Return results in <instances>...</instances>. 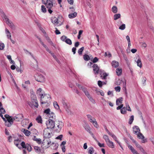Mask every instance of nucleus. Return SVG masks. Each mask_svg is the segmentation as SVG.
I'll return each mask as SVG.
<instances>
[{
	"instance_id": "nucleus-59",
	"label": "nucleus",
	"mask_w": 154,
	"mask_h": 154,
	"mask_svg": "<svg viewBox=\"0 0 154 154\" xmlns=\"http://www.w3.org/2000/svg\"><path fill=\"white\" fill-rule=\"evenodd\" d=\"M103 76L101 75V77H102L103 79H106V77L108 75L106 73H104L103 74Z\"/></svg>"
},
{
	"instance_id": "nucleus-33",
	"label": "nucleus",
	"mask_w": 154,
	"mask_h": 154,
	"mask_svg": "<svg viewBox=\"0 0 154 154\" xmlns=\"http://www.w3.org/2000/svg\"><path fill=\"white\" fill-rule=\"evenodd\" d=\"M121 17V14H116L113 16L114 20H116Z\"/></svg>"
},
{
	"instance_id": "nucleus-30",
	"label": "nucleus",
	"mask_w": 154,
	"mask_h": 154,
	"mask_svg": "<svg viewBox=\"0 0 154 154\" xmlns=\"http://www.w3.org/2000/svg\"><path fill=\"white\" fill-rule=\"evenodd\" d=\"M43 91H42V89L41 88H39L37 91V94H38L39 95L41 96L44 95V94L43 93Z\"/></svg>"
},
{
	"instance_id": "nucleus-62",
	"label": "nucleus",
	"mask_w": 154,
	"mask_h": 154,
	"mask_svg": "<svg viewBox=\"0 0 154 154\" xmlns=\"http://www.w3.org/2000/svg\"><path fill=\"white\" fill-rule=\"evenodd\" d=\"M21 146L23 148H25L26 147V144H25V142L23 141L21 143Z\"/></svg>"
},
{
	"instance_id": "nucleus-54",
	"label": "nucleus",
	"mask_w": 154,
	"mask_h": 154,
	"mask_svg": "<svg viewBox=\"0 0 154 154\" xmlns=\"http://www.w3.org/2000/svg\"><path fill=\"white\" fill-rule=\"evenodd\" d=\"M33 140H34L36 141L39 144L40 143L42 142L41 140L40 139L35 138V137L33 138Z\"/></svg>"
},
{
	"instance_id": "nucleus-40",
	"label": "nucleus",
	"mask_w": 154,
	"mask_h": 154,
	"mask_svg": "<svg viewBox=\"0 0 154 154\" xmlns=\"http://www.w3.org/2000/svg\"><path fill=\"white\" fill-rule=\"evenodd\" d=\"M125 107H122V108L121 109V112L122 114H125L126 112V110Z\"/></svg>"
},
{
	"instance_id": "nucleus-20",
	"label": "nucleus",
	"mask_w": 154,
	"mask_h": 154,
	"mask_svg": "<svg viewBox=\"0 0 154 154\" xmlns=\"http://www.w3.org/2000/svg\"><path fill=\"white\" fill-rule=\"evenodd\" d=\"M107 145L110 148H114V145L113 142L111 141L110 140L106 143Z\"/></svg>"
},
{
	"instance_id": "nucleus-57",
	"label": "nucleus",
	"mask_w": 154,
	"mask_h": 154,
	"mask_svg": "<svg viewBox=\"0 0 154 154\" xmlns=\"http://www.w3.org/2000/svg\"><path fill=\"white\" fill-rule=\"evenodd\" d=\"M5 125L8 127H10L12 124L10 123L7 121H5Z\"/></svg>"
},
{
	"instance_id": "nucleus-8",
	"label": "nucleus",
	"mask_w": 154,
	"mask_h": 154,
	"mask_svg": "<svg viewBox=\"0 0 154 154\" xmlns=\"http://www.w3.org/2000/svg\"><path fill=\"white\" fill-rule=\"evenodd\" d=\"M35 78L37 81L41 82H44L45 80L44 76L40 74L36 75Z\"/></svg>"
},
{
	"instance_id": "nucleus-37",
	"label": "nucleus",
	"mask_w": 154,
	"mask_h": 154,
	"mask_svg": "<svg viewBox=\"0 0 154 154\" xmlns=\"http://www.w3.org/2000/svg\"><path fill=\"white\" fill-rule=\"evenodd\" d=\"M80 89L82 90L85 93V95L87 93H89V92L87 90L86 88L83 86H81Z\"/></svg>"
},
{
	"instance_id": "nucleus-16",
	"label": "nucleus",
	"mask_w": 154,
	"mask_h": 154,
	"mask_svg": "<svg viewBox=\"0 0 154 154\" xmlns=\"http://www.w3.org/2000/svg\"><path fill=\"white\" fill-rule=\"evenodd\" d=\"M84 128L87 131L88 133H89L94 138V135L93 133L91 131V128L89 125H86Z\"/></svg>"
},
{
	"instance_id": "nucleus-6",
	"label": "nucleus",
	"mask_w": 154,
	"mask_h": 154,
	"mask_svg": "<svg viewBox=\"0 0 154 154\" xmlns=\"http://www.w3.org/2000/svg\"><path fill=\"white\" fill-rule=\"evenodd\" d=\"M46 125L47 127L46 128L49 129L53 128L55 126L54 121L50 120H48L46 122Z\"/></svg>"
},
{
	"instance_id": "nucleus-13",
	"label": "nucleus",
	"mask_w": 154,
	"mask_h": 154,
	"mask_svg": "<svg viewBox=\"0 0 154 154\" xmlns=\"http://www.w3.org/2000/svg\"><path fill=\"white\" fill-rule=\"evenodd\" d=\"M93 67L94 73L95 74H98L99 71V68L97 64H94L93 65Z\"/></svg>"
},
{
	"instance_id": "nucleus-38",
	"label": "nucleus",
	"mask_w": 154,
	"mask_h": 154,
	"mask_svg": "<svg viewBox=\"0 0 154 154\" xmlns=\"http://www.w3.org/2000/svg\"><path fill=\"white\" fill-rule=\"evenodd\" d=\"M36 120L37 122L40 123H42V120L41 117L40 116H38L36 119Z\"/></svg>"
},
{
	"instance_id": "nucleus-63",
	"label": "nucleus",
	"mask_w": 154,
	"mask_h": 154,
	"mask_svg": "<svg viewBox=\"0 0 154 154\" xmlns=\"http://www.w3.org/2000/svg\"><path fill=\"white\" fill-rule=\"evenodd\" d=\"M66 39L67 37L65 35L61 37V39L63 42H65Z\"/></svg>"
},
{
	"instance_id": "nucleus-18",
	"label": "nucleus",
	"mask_w": 154,
	"mask_h": 154,
	"mask_svg": "<svg viewBox=\"0 0 154 154\" xmlns=\"http://www.w3.org/2000/svg\"><path fill=\"white\" fill-rule=\"evenodd\" d=\"M5 34H6L8 38L11 41H12V39L11 38V35L10 32L8 29L7 28H5Z\"/></svg>"
},
{
	"instance_id": "nucleus-53",
	"label": "nucleus",
	"mask_w": 154,
	"mask_h": 154,
	"mask_svg": "<svg viewBox=\"0 0 154 154\" xmlns=\"http://www.w3.org/2000/svg\"><path fill=\"white\" fill-rule=\"evenodd\" d=\"M38 40H39V41L41 44L43 46L44 48H45V49L48 48L47 46L43 43L40 38H39Z\"/></svg>"
},
{
	"instance_id": "nucleus-3",
	"label": "nucleus",
	"mask_w": 154,
	"mask_h": 154,
	"mask_svg": "<svg viewBox=\"0 0 154 154\" xmlns=\"http://www.w3.org/2000/svg\"><path fill=\"white\" fill-rule=\"evenodd\" d=\"M50 95L48 94H44V95L40 97L41 102L42 104L46 103L51 99Z\"/></svg>"
},
{
	"instance_id": "nucleus-39",
	"label": "nucleus",
	"mask_w": 154,
	"mask_h": 154,
	"mask_svg": "<svg viewBox=\"0 0 154 154\" xmlns=\"http://www.w3.org/2000/svg\"><path fill=\"white\" fill-rule=\"evenodd\" d=\"M134 120V116L132 115L130 116L129 120V122L128 123L129 124L131 125L132 123V122Z\"/></svg>"
},
{
	"instance_id": "nucleus-46",
	"label": "nucleus",
	"mask_w": 154,
	"mask_h": 154,
	"mask_svg": "<svg viewBox=\"0 0 154 154\" xmlns=\"http://www.w3.org/2000/svg\"><path fill=\"white\" fill-rule=\"evenodd\" d=\"M122 54L124 59L127 63H128V60L127 58L126 55L124 53H122Z\"/></svg>"
},
{
	"instance_id": "nucleus-51",
	"label": "nucleus",
	"mask_w": 154,
	"mask_h": 154,
	"mask_svg": "<svg viewBox=\"0 0 154 154\" xmlns=\"http://www.w3.org/2000/svg\"><path fill=\"white\" fill-rule=\"evenodd\" d=\"M30 97L31 101L33 100H37V98L35 95H31Z\"/></svg>"
},
{
	"instance_id": "nucleus-35",
	"label": "nucleus",
	"mask_w": 154,
	"mask_h": 154,
	"mask_svg": "<svg viewBox=\"0 0 154 154\" xmlns=\"http://www.w3.org/2000/svg\"><path fill=\"white\" fill-rule=\"evenodd\" d=\"M14 121V119L13 117L12 116L10 117L9 118L7 119V121L12 124H13Z\"/></svg>"
},
{
	"instance_id": "nucleus-10",
	"label": "nucleus",
	"mask_w": 154,
	"mask_h": 154,
	"mask_svg": "<svg viewBox=\"0 0 154 154\" xmlns=\"http://www.w3.org/2000/svg\"><path fill=\"white\" fill-rule=\"evenodd\" d=\"M28 104L31 107H33V106L36 108L38 107V103L37 100H33L31 101V102H29Z\"/></svg>"
},
{
	"instance_id": "nucleus-43",
	"label": "nucleus",
	"mask_w": 154,
	"mask_h": 154,
	"mask_svg": "<svg viewBox=\"0 0 154 154\" xmlns=\"http://www.w3.org/2000/svg\"><path fill=\"white\" fill-rule=\"evenodd\" d=\"M41 11L44 13H45L47 11L46 8L45 7V6L43 5H42L41 6Z\"/></svg>"
},
{
	"instance_id": "nucleus-17",
	"label": "nucleus",
	"mask_w": 154,
	"mask_h": 154,
	"mask_svg": "<svg viewBox=\"0 0 154 154\" xmlns=\"http://www.w3.org/2000/svg\"><path fill=\"white\" fill-rule=\"evenodd\" d=\"M133 128L134 133V134L137 135L140 132V130L138 126H134L133 127Z\"/></svg>"
},
{
	"instance_id": "nucleus-28",
	"label": "nucleus",
	"mask_w": 154,
	"mask_h": 154,
	"mask_svg": "<svg viewBox=\"0 0 154 154\" xmlns=\"http://www.w3.org/2000/svg\"><path fill=\"white\" fill-rule=\"evenodd\" d=\"M77 13L76 12H74L73 13L70 14H69L68 17L70 18H73L76 16Z\"/></svg>"
},
{
	"instance_id": "nucleus-42",
	"label": "nucleus",
	"mask_w": 154,
	"mask_h": 154,
	"mask_svg": "<svg viewBox=\"0 0 154 154\" xmlns=\"http://www.w3.org/2000/svg\"><path fill=\"white\" fill-rule=\"evenodd\" d=\"M137 65L138 66H139L140 68L142 67V63L141 62V61L140 59H138L137 61Z\"/></svg>"
},
{
	"instance_id": "nucleus-48",
	"label": "nucleus",
	"mask_w": 154,
	"mask_h": 154,
	"mask_svg": "<svg viewBox=\"0 0 154 154\" xmlns=\"http://www.w3.org/2000/svg\"><path fill=\"white\" fill-rule=\"evenodd\" d=\"M54 106L56 109H59V106L57 102L55 101L54 102Z\"/></svg>"
},
{
	"instance_id": "nucleus-44",
	"label": "nucleus",
	"mask_w": 154,
	"mask_h": 154,
	"mask_svg": "<svg viewBox=\"0 0 154 154\" xmlns=\"http://www.w3.org/2000/svg\"><path fill=\"white\" fill-rule=\"evenodd\" d=\"M83 58L84 60L86 61H88L90 59L89 56L87 54H85L83 56Z\"/></svg>"
},
{
	"instance_id": "nucleus-60",
	"label": "nucleus",
	"mask_w": 154,
	"mask_h": 154,
	"mask_svg": "<svg viewBox=\"0 0 154 154\" xmlns=\"http://www.w3.org/2000/svg\"><path fill=\"white\" fill-rule=\"evenodd\" d=\"M140 150L144 154H147V153L145 151L143 148L141 146L139 148Z\"/></svg>"
},
{
	"instance_id": "nucleus-2",
	"label": "nucleus",
	"mask_w": 154,
	"mask_h": 154,
	"mask_svg": "<svg viewBox=\"0 0 154 154\" xmlns=\"http://www.w3.org/2000/svg\"><path fill=\"white\" fill-rule=\"evenodd\" d=\"M44 113L46 114L49 117V119L51 121H54L55 119L56 116L54 113L50 111L49 109H47L44 111Z\"/></svg>"
},
{
	"instance_id": "nucleus-19",
	"label": "nucleus",
	"mask_w": 154,
	"mask_h": 154,
	"mask_svg": "<svg viewBox=\"0 0 154 154\" xmlns=\"http://www.w3.org/2000/svg\"><path fill=\"white\" fill-rule=\"evenodd\" d=\"M51 20L52 22L55 25H57L59 24V21L58 18L54 17L52 18Z\"/></svg>"
},
{
	"instance_id": "nucleus-23",
	"label": "nucleus",
	"mask_w": 154,
	"mask_h": 154,
	"mask_svg": "<svg viewBox=\"0 0 154 154\" xmlns=\"http://www.w3.org/2000/svg\"><path fill=\"white\" fill-rule=\"evenodd\" d=\"M21 131L23 132L27 136H29L30 135V132L28 130H26L24 128H22L21 129Z\"/></svg>"
},
{
	"instance_id": "nucleus-7",
	"label": "nucleus",
	"mask_w": 154,
	"mask_h": 154,
	"mask_svg": "<svg viewBox=\"0 0 154 154\" xmlns=\"http://www.w3.org/2000/svg\"><path fill=\"white\" fill-rule=\"evenodd\" d=\"M4 20L6 22L7 24L12 29H14L15 26L12 22L9 20L8 18L5 15L4 16Z\"/></svg>"
},
{
	"instance_id": "nucleus-47",
	"label": "nucleus",
	"mask_w": 154,
	"mask_h": 154,
	"mask_svg": "<svg viewBox=\"0 0 154 154\" xmlns=\"http://www.w3.org/2000/svg\"><path fill=\"white\" fill-rule=\"evenodd\" d=\"M103 138L105 140L106 143H107V142L110 140L108 136L106 135H104Z\"/></svg>"
},
{
	"instance_id": "nucleus-15",
	"label": "nucleus",
	"mask_w": 154,
	"mask_h": 154,
	"mask_svg": "<svg viewBox=\"0 0 154 154\" xmlns=\"http://www.w3.org/2000/svg\"><path fill=\"white\" fill-rule=\"evenodd\" d=\"M107 132L108 134L111 136L115 141L118 143L119 142L117 140V138L112 133L108 131L107 130Z\"/></svg>"
},
{
	"instance_id": "nucleus-25",
	"label": "nucleus",
	"mask_w": 154,
	"mask_h": 154,
	"mask_svg": "<svg viewBox=\"0 0 154 154\" xmlns=\"http://www.w3.org/2000/svg\"><path fill=\"white\" fill-rule=\"evenodd\" d=\"M25 51H26V54H27V53L29 54H30V55L35 60V61L36 62V65H37L38 64V62L37 60L35 59V57L33 56V54L29 52L28 51H27V50H25Z\"/></svg>"
},
{
	"instance_id": "nucleus-11",
	"label": "nucleus",
	"mask_w": 154,
	"mask_h": 154,
	"mask_svg": "<svg viewBox=\"0 0 154 154\" xmlns=\"http://www.w3.org/2000/svg\"><path fill=\"white\" fill-rule=\"evenodd\" d=\"M126 142L128 145V147L133 154H139L134 149V148L132 147V146L129 145L128 144L127 140L126 141Z\"/></svg>"
},
{
	"instance_id": "nucleus-26",
	"label": "nucleus",
	"mask_w": 154,
	"mask_h": 154,
	"mask_svg": "<svg viewBox=\"0 0 154 154\" xmlns=\"http://www.w3.org/2000/svg\"><path fill=\"white\" fill-rule=\"evenodd\" d=\"M52 147L53 149L56 150L57 149L58 146V143L53 142L52 143Z\"/></svg>"
},
{
	"instance_id": "nucleus-61",
	"label": "nucleus",
	"mask_w": 154,
	"mask_h": 154,
	"mask_svg": "<svg viewBox=\"0 0 154 154\" xmlns=\"http://www.w3.org/2000/svg\"><path fill=\"white\" fill-rule=\"evenodd\" d=\"M62 103L64 107L67 106L66 102L64 99H63L62 100Z\"/></svg>"
},
{
	"instance_id": "nucleus-21",
	"label": "nucleus",
	"mask_w": 154,
	"mask_h": 154,
	"mask_svg": "<svg viewBox=\"0 0 154 154\" xmlns=\"http://www.w3.org/2000/svg\"><path fill=\"white\" fill-rule=\"evenodd\" d=\"M137 136L138 138L140 139H141L142 140V143H144L145 142V140L144 139V137L143 135L142 134L140 133V132L138 134H137Z\"/></svg>"
},
{
	"instance_id": "nucleus-29",
	"label": "nucleus",
	"mask_w": 154,
	"mask_h": 154,
	"mask_svg": "<svg viewBox=\"0 0 154 154\" xmlns=\"http://www.w3.org/2000/svg\"><path fill=\"white\" fill-rule=\"evenodd\" d=\"M20 142V140L19 139L15 140H14V144L18 148H20V146L19 145V143Z\"/></svg>"
},
{
	"instance_id": "nucleus-9",
	"label": "nucleus",
	"mask_w": 154,
	"mask_h": 154,
	"mask_svg": "<svg viewBox=\"0 0 154 154\" xmlns=\"http://www.w3.org/2000/svg\"><path fill=\"white\" fill-rule=\"evenodd\" d=\"M64 125L63 122L61 121H58L56 124V127L55 131L57 132H59L61 130L62 128Z\"/></svg>"
},
{
	"instance_id": "nucleus-32",
	"label": "nucleus",
	"mask_w": 154,
	"mask_h": 154,
	"mask_svg": "<svg viewBox=\"0 0 154 154\" xmlns=\"http://www.w3.org/2000/svg\"><path fill=\"white\" fill-rule=\"evenodd\" d=\"M122 69L120 68H117L116 70V72L117 75L119 76L121 75L122 73Z\"/></svg>"
},
{
	"instance_id": "nucleus-64",
	"label": "nucleus",
	"mask_w": 154,
	"mask_h": 154,
	"mask_svg": "<svg viewBox=\"0 0 154 154\" xmlns=\"http://www.w3.org/2000/svg\"><path fill=\"white\" fill-rule=\"evenodd\" d=\"M0 111L1 112L0 113L2 114H5V109L3 107L0 108Z\"/></svg>"
},
{
	"instance_id": "nucleus-41",
	"label": "nucleus",
	"mask_w": 154,
	"mask_h": 154,
	"mask_svg": "<svg viewBox=\"0 0 154 154\" xmlns=\"http://www.w3.org/2000/svg\"><path fill=\"white\" fill-rule=\"evenodd\" d=\"M94 140H96V141L97 143L98 144V146L100 147H104V143H100L95 138H94Z\"/></svg>"
},
{
	"instance_id": "nucleus-55",
	"label": "nucleus",
	"mask_w": 154,
	"mask_h": 154,
	"mask_svg": "<svg viewBox=\"0 0 154 154\" xmlns=\"http://www.w3.org/2000/svg\"><path fill=\"white\" fill-rule=\"evenodd\" d=\"M125 28V25L124 24H122L119 27V29L121 30H123Z\"/></svg>"
},
{
	"instance_id": "nucleus-4",
	"label": "nucleus",
	"mask_w": 154,
	"mask_h": 154,
	"mask_svg": "<svg viewBox=\"0 0 154 154\" xmlns=\"http://www.w3.org/2000/svg\"><path fill=\"white\" fill-rule=\"evenodd\" d=\"M43 135L45 138H48L51 137L53 135L50 129L45 128L44 131Z\"/></svg>"
},
{
	"instance_id": "nucleus-27",
	"label": "nucleus",
	"mask_w": 154,
	"mask_h": 154,
	"mask_svg": "<svg viewBox=\"0 0 154 154\" xmlns=\"http://www.w3.org/2000/svg\"><path fill=\"white\" fill-rule=\"evenodd\" d=\"M123 98L122 97L117 99L116 100V105H119L122 102Z\"/></svg>"
},
{
	"instance_id": "nucleus-58",
	"label": "nucleus",
	"mask_w": 154,
	"mask_h": 154,
	"mask_svg": "<svg viewBox=\"0 0 154 154\" xmlns=\"http://www.w3.org/2000/svg\"><path fill=\"white\" fill-rule=\"evenodd\" d=\"M105 56H108L109 57H111L112 55L109 52H106L105 54Z\"/></svg>"
},
{
	"instance_id": "nucleus-56",
	"label": "nucleus",
	"mask_w": 154,
	"mask_h": 154,
	"mask_svg": "<svg viewBox=\"0 0 154 154\" xmlns=\"http://www.w3.org/2000/svg\"><path fill=\"white\" fill-rule=\"evenodd\" d=\"M126 106L125 107L126 108V109H127L128 111H131V109L130 108V107L129 106L128 103H126Z\"/></svg>"
},
{
	"instance_id": "nucleus-34",
	"label": "nucleus",
	"mask_w": 154,
	"mask_h": 154,
	"mask_svg": "<svg viewBox=\"0 0 154 154\" xmlns=\"http://www.w3.org/2000/svg\"><path fill=\"white\" fill-rule=\"evenodd\" d=\"M112 11L115 14L117 13L118 12V9L116 6H114L112 8Z\"/></svg>"
},
{
	"instance_id": "nucleus-31",
	"label": "nucleus",
	"mask_w": 154,
	"mask_h": 154,
	"mask_svg": "<svg viewBox=\"0 0 154 154\" xmlns=\"http://www.w3.org/2000/svg\"><path fill=\"white\" fill-rule=\"evenodd\" d=\"M88 153L90 154H92L94 152V150L92 147H90L88 149Z\"/></svg>"
},
{
	"instance_id": "nucleus-36",
	"label": "nucleus",
	"mask_w": 154,
	"mask_h": 154,
	"mask_svg": "<svg viewBox=\"0 0 154 154\" xmlns=\"http://www.w3.org/2000/svg\"><path fill=\"white\" fill-rule=\"evenodd\" d=\"M34 149L35 152L37 153H40L41 150L40 147L37 146H35L34 147Z\"/></svg>"
},
{
	"instance_id": "nucleus-24",
	"label": "nucleus",
	"mask_w": 154,
	"mask_h": 154,
	"mask_svg": "<svg viewBox=\"0 0 154 154\" xmlns=\"http://www.w3.org/2000/svg\"><path fill=\"white\" fill-rule=\"evenodd\" d=\"M30 85V82L28 80L25 82L24 84H22L23 87L24 88H27L28 85Z\"/></svg>"
},
{
	"instance_id": "nucleus-12",
	"label": "nucleus",
	"mask_w": 154,
	"mask_h": 154,
	"mask_svg": "<svg viewBox=\"0 0 154 154\" xmlns=\"http://www.w3.org/2000/svg\"><path fill=\"white\" fill-rule=\"evenodd\" d=\"M14 117V120H16L17 122H19L21 121L23 117V116L22 114H19L15 116Z\"/></svg>"
},
{
	"instance_id": "nucleus-49",
	"label": "nucleus",
	"mask_w": 154,
	"mask_h": 154,
	"mask_svg": "<svg viewBox=\"0 0 154 154\" xmlns=\"http://www.w3.org/2000/svg\"><path fill=\"white\" fill-rule=\"evenodd\" d=\"M65 42L67 44L69 45H71L72 44V42L71 40L69 38H67L65 40Z\"/></svg>"
},
{
	"instance_id": "nucleus-5",
	"label": "nucleus",
	"mask_w": 154,
	"mask_h": 154,
	"mask_svg": "<svg viewBox=\"0 0 154 154\" xmlns=\"http://www.w3.org/2000/svg\"><path fill=\"white\" fill-rule=\"evenodd\" d=\"M87 116L88 120L92 123L95 127L97 128L98 124L96 119L90 115H88Z\"/></svg>"
},
{
	"instance_id": "nucleus-52",
	"label": "nucleus",
	"mask_w": 154,
	"mask_h": 154,
	"mask_svg": "<svg viewBox=\"0 0 154 154\" xmlns=\"http://www.w3.org/2000/svg\"><path fill=\"white\" fill-rule=\"evenodd\" d=\"M38 40H39V41L41 44L43 46L44 48H45V49L48 48L47 46L43 43L40 38H39Z\"/></svg>"
},
{
	"instance_id": "nucleus-22",
	"label": "nucleus",
	"mask_w": 154,
	"mask_h": 154,
	"mask_svg": "<svg viewBox=\"0 0 154 154\" xmlns=\"http://www.w3.org/2000/svg\"><path fill=\"white\" fill-rule=\"evenodd\" d=\"M111 64L113 67L116 68L119 66V63L118 62L114 60L112 62Z\"/></svg>"
},
{
	"instance_id": "nucleus-14",
	"label": "nucleus",
	"mask_w": 154,
	"mask_h": 154,
	"mask_svg": "<svg viewBox=\"0 0 154 154\" xmlns=\"http://www.w3.org/2000/svg\"><path fill=\"white\" fill-rule=\"evenodd\" d=\"M43 141L44 143L47 144L46 146L45 147V148H48L50 146V144L51 143V141L50 139L48 138H45L44 140Z\"/></svg>"
},
{
	"instance_id": "nucleus-1",
	"label": "nucleus",
	"mask_w": 154,
	"mask_h": 154,
	"mask_svg": "<svg viewBox=\"0 0 154 154\" xmlns=\"http://www.w3.org/2000/svg\"><path fill=\"white\" fill-rule=\"evenodd\" d=\"M42 2L43 4L45 5L47 8L48 9V12L50 14H51L53 9L52 0H42Z\"/></svg>"
},
{
	"instance_id": "nucleus-50",
	"label": "nucleus",
	"mask_w": 154,
	"mask_h": 154,
	"mask_svg": "<svg viewBox=\"0 0 154 154\" xmlns=\"http://www.w3.org/2000/svg\"><path fill=\"white\" fill-rule=\"evenodd\" d=\"M84 49V47H83L79 49L78 51V53L79 55H81L82 53V52Z\"/></svg>"
},
{
	"instance_id": "nucleus-45",
	"label": "nucleus",
	"mask_w": 154,
	"mask_h": 154,
	"mask_svg": "<svg viewBox=\"0 0 154 154\" xmlns=\"http://www.w3.org/2000/svg\"><path fill=\"white\" fill-rule=\"evenodd\" d=\"M29 152L31 151L32 150V147L31 146L28 144H26V148Z\"/></svg>"
}]
</instances>
